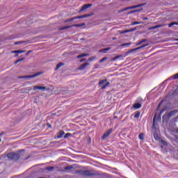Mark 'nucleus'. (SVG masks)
Here are the masks:
<instances>
[{
    "label": "nucleus",
    "instance_id": "7",
    "mask_svg": "<svg viewBox=\"0 0 178 178\" xmlns=\"http://www.w3.org/2000/svg\"><path fill=\"white\" fill-rule=\"evenodd\" d=\"M112 133V129H108L102 137V140H106L109 137L110 134Z\"/></svg>",
    "mask_w": 178,
    "mask_h": 178
},
{
    "label": "nucleus",
    "instance_id": "2",
    "mask_svg": "<svg viewBox=\"0 0 178 178\" xmlns=\"http://www.w3.org/2000/svg\"><path fill=\"white\" fill-rule=\"evenodd\" d=\"M7 157L8 159H11L12 161H17V159L20 158V154L15 152L8 153L7 154Z\"/></svg>",
    "mask_w": 178,
    "mask_h": 178
},
{
    "label": "nucleus",
    "instance_id": "42",
    "mask_svg": "<svg viewBox=\"0 0 178 178\" xmlns=\"http://www.w3.org/2000/svg\"><path fill=\"white\" fill-rule=\"evenodd\" d=\"M31 53V51L29 50V51H27L26 55H29Z\"/></svg>",
    "mask_w": 178,
    "mask_h": 178
},
{
    "label": "nucleus",
    "instance_id": "49",
    "mask_svg": "<svg viewBox=\"0 0 178 178\" xmlns=\"http://www.w3.org/2000/svg\"><path fill=\"white\" fill-rule=\"evenodd\" d=\"M175 41H178V38L175 40Z\"/></svg>",
    "mask_w": 178,
    "mask_h": 178
},
{
    "label": "nucleus",
    "instance_id": "24",
    "mask_svg": "<svg viewBox=\"0 0 178 178\" xmlns=\"http://www.w3.org/2000/svg\"><path fill=\"white\" fill-rule=\"evenodd\" d=\"M143 42H147V39H143L141 41H140L138 44H136L137 47H138V45H141Z\"/></svg>",
    "mask_w": 178,
    "mask_h": 178
},
{
    "label": "nucleus",
    "instance_id": "11",
    "mask_svg": "<svg viewBox=\"0 0 178 178\" xmlns=\"http://www.w3.org/2000/svg\"><path fill=\"white\" fill-rule=\"evenodd\" d=\"M165 26H168L167 24H159V25H156V26H152L149 29V30H155V29H159L161 27H165Z\"/></svg>",
    "mask_w": 178,
    "mask_h": 178
},
{
    "label": "nucleus",
    "instance_id": "33",
    "mask_svg": "<svg viewBox=\"0 0 178 178\" xmlns=\"http://www.w3.org/2000/svg\"><path fill=\"white\" fill-rule=\"evenodd\" d=\"M137 24H141V22H134L132 23V26H136Z\"/></svg>",
    "mask_w": 178,
    "mask_h": 178
},
{
    "label": "nucleus",
    "instance_id": "34",
    "mask_svg": "<svg viewBox=\"0 0 178 178\" xmlns=\"http://www.w3.org/2000/svg\"><path fill=\"white\" fill-rule=\"evenodd\" d=\"M108 59L107 57H104L102 60H99L100 63H102V62H104V60H106Z\"/></svg>",
    "mask_w": 178,
    "mask_h": 178
},
{
    "label": "nucleus",
    "instance_id": "5",
    "mask_svg": "<svg viewBox=\"0 0 178 178\" xmlns=\"http://www.w3.org/2000/svg\"><path fill=\"white\" fill-rule=\"evenodd\" d=\"M145 47H148V44H143L139 47H137L136 49H131L128 51V54H131V52H136V51H138V49H141L142 48H145Z\"/></svg>",
    "mask_w": 178,
    "mask_h": 178
},
{
    "label": "nucleus",
    "instance_id": "46",
    "mask_svg": "<svg viewBox=\"0 0 178 178\" xmlns=\"http://www.w3.org/2000/svg\"><path fill=\"white\" fill-rule=\"evenodd\" d=\"M47 126H49V127H51V124H47Z\"/></svg>",
    "mask_w": 178,
    "mask_h": 178
},
{
    "label": "nucleus",
    "instance_id": "3",
    "mask_svg": "<svg viewBox=\"0 0 178 178\" xmlns=\"http://www.w3.org/2000/svg\"><path fill=\"white\" fill-rule=\"evenodd\" d=\"M109 84H111L109 82H108L107 79H103L99 81V86H102L101 89L105 90L106 87H108Z\"/></svg>",
    "mask_w": 178,
    "mask_h": 178
},
{
    "label": "nucleus",
    "instance_id": "16",
    "mask_svg": "<svg viewBox=\"0 0 178 178\" xmlns=\"http://www.w3.org/2000/svg\"><path fill=\"white\" fill-rule=\"evenodd\" d=\"M26 50H15L13 51V54H24Z\"/></svg>",
    "mask_w": 178,
    "mask_h": 178
},
{
    "label": "nucleus",
    "instance_id": "22",
    "mask_svg": "<svg viewBox=\"0 0 178 178\" xmlns=\"http://www.w3.org/2000/svg\"><path fill=\"white\" fill-rule=\"evenodd\" d=\"M173 26H178V22H172L170 24H168L169 28L173 27Z\"/></svg>",
    "mask_w": 178,
    "mask_h": 178
},
{
    "label": "nucleus",
    "instance_id": "20",
    "mask_svg": "<svg viewBox=\"0 0 178 178\" xmlns=\"http://www.w3.org/2000/svg\"><path fill=\"white\" fill-rule=\"evenodd\" d=\"M122 56H122V54L118 55V56H117L111 59V60H113V61L118 60V59H120V58H122Z\"/></svg>",
    "mask_w": 178,
    "mask_h": 178
},
{
    "label": "nucleus",
    "instance_id": "17",
    "mask_svg": "<svg viewBox=\"0 0 178 178\" xmlns=\"http://www.w3.org/2000/svg\"><path fill=\"white\" fill-rule=\"evenodd\" d=\"M54 169H55V167H54V166L46 167L44 168V170H47L48 172H52V170H54Z\"/></svg>",
    "mask_w": 178,
    "mask_h": 178
},
{
    "label": "nucleus",
    "instance_id": "28",
    "mask_svg": "<svg viewBox=\"0 0 178 178\" xmlns=\"http://www.w3.org/2000/svg\"><path fill=\"white\" fill-rule=\"evenodd\" d=\"M22 60H24V58L17 60L15 61V64L17 65V63H19V62H22Z\"/></svg>",
    "mask_w": 178,
    "mask_h": 178
},
{
    "label": "nucleus",
    "instance_id": "4",
    "mask_svg": "<svg viewBox=\"0 0 178 178\" xmlns=\"http://www.w3.org/2000/svg\"><path fill=\"white\" fill-rule=\"evenodd\" d=\"M83 26H86V24H73L71 26H67L64 27H61L59 29V30H67L69 29H71V27H83Z\"/></svg>",
    "mask_w": 178,
    "mask_h": 178
},
{
    "label": "nucleus",
    "instance_id": "40",
    "mask_svg": "<svg viewBox=\"0 0 178 178\" xmlns=\"http://www.w3.org/2000/svg\"><path fill=\"white\" fill-rule=\"evenodd\" d=\"M155 140H158V135L154 134Z\"/></svg>",
    "mask_w": 178,
    "mask_h": 178
},
{
    "label": "nucleus",
    "instance_id": "14",
    "mask_svg": "<svg viewBox=\"0 0 178 178\" xmlns=\"http://www.w3.org/2000/svg\"><path fill=\"white\" fill-rule=\"evenodd\" d=\"M33 90H41L42 91H44L47 90V88L45 86H33Z\"/></svg>",
    "mask_w": 178,
    "mask_h": 178
},
{
    "label": "nucleus",
    "instance_id": "15",
    "mask_svg": "<svg viewBox=\"0 0 178 178\" xmlns=\"http://www.w3.org/2000/svg\"><path fill=\"white\" fill-rule=\"evenodd\" d=\"M63 136H65V131H60L58 133V135L57 136L58 138H62V137H63Z\"/></svg>",
    "mask_w": 178,
    "mask_h": 178
},
{
    "label": "nucleus",
    "instance_id": "1",
    "mask_svg": "<svg viewBox=\"0 0 178 178\" xmlns=\"http://www.w3.org/2000/svg\"><path fill=\"white\" fill-rule=\"evenodd\" d=\"M178 111L177 110H173L171 111L168 113H165L163 115V120H169V119H170V118L172 116H175V115H176V113H177Z\"/></svg>",
    "mask_w": 178,
    "mask_h": 178
},
{
    "label": "nucleus",
    "instance_id": "44",
    "mask_svg": "<svg viewBox=\"0 0 178 178\" xmlns=\"http://www.w3.org/2000/svg\"><path fill=\"white\" fill-rule=\"evenodd\" d=\"M143 20H148V18L147 17H144V18H143Z\"/></svg>",
    "mask_w": 178,
    "mask_h": 178
},
{
    "label": "nucleus",
    "instance_id": "31",
    "mask_svg": "<svg viewBox=\"0 0 178 178\" xmlns=\"http://www.w3.org/2000/svg\"><path fill=\"white\" fill-rule=\"evenodd\" d=\"M77 18H76V17H72L71 19H68L66 22H73V20H76Z\"/></svg>",
    "mask_w": 178,
    "mask_h": 178
},
{
    "label": "nucleus",
    "instance_id": "37",
    "mask_svg": "<svg viewBox=\"0 0 178 178\" xmlns=\"http://www.w3.org/2000/svg\"><path fill=\"white\" fill-rule=\"evenodd\" d=\"M94 59H95V57H91V58H88V60H89V62H92V60H94Z\"/></svg>",
    "mask_w": 178,
    "mask_h": 178
},
{
    "label": "nucleus",
    "instance_id": "47",
    "mask_svg": "<svg viewBox=\"0 0 178 178\" xmlns=\"http://www.w3.org/2000/svg\"><path fill=\"white\" fill-rule=\"evenodd\" d=\"M176 132L178 133V128L176 129Z\"/></svg>",
    "mask_w": 178,
    "mask_h": 178
},
{
    "label": "nucleus",
    "instance_id": "18",
    "mask_svg": "<svg viewBox=\"0 0 178 178\" xmlns=\"http://www.w3.org/2000/svg\"><path fill=\"white\" fill-rule=\"evenodd\" d=\"M62 66H65V63H60L56 65V67L55 69V70H58V69H60V67H62Z\"/></svg>",
    "mask_w": 178,
    "mask_h": 178
},
{
    "label": "nucleus",
    "instance_id": "48",
    "mask_svg": "<svg viewBox=\"0 0 178 178\" xmlns=\"http://www.w3.org/2000/svg\"><path fill=\"white\" fill-rule=\"evenodd\" d=\"M17 44H19V42H15V44L17 45Z\"/></svg>",
    "mask_w": 178,
    "mask_h": 178
},
{
    "label": "nucleus",
    "instance_id": "23",
    "mask_svg": "<svg viewBox=\"0 0 178 178\" xmlns=\"http://www.w3.org/2000/svg\"><path fill=\"white\" fill-rule=\"evenodd\" d=\"M89 15H80L78 17H76V19H84V17H88Z\"/></svg>",
    "mask_w": 178,
    "mask_h": 178
},
{
    "label": "nucleus",
    "instance_id": "30",
    "mask_svg": "<svg viewBox=\"0 0 178 178\" xmlns=\"http://www.w3.org/2000/svg\"><path fill=\"white\" fill-rule=\"evenodd\" d=\"M138 137L140 140H144V134H140Z\"/></svg>",
    "mask_w": 178,
    "mask_h": 178
},
{
    "label": "nucleus",
    "instance_id": "9",
    "mask_svg": "<svg viewBox=\"0 0 178 178\" xmlns=\"http://www.w3.org/2000/svg\"><path fill=\"white\" fill-rule=\"evenodd\" d=\"M144 3H140L136 6H130L126 8V10H129L130 9H136V8H141V6H144Z\"/></svg>",
    "mask_w": 178,
    "mask_h": 178
},
{
    "label": "nucleus",
    "instance_id": "6",
    "mask_svg": "<svg viewBox=\"0 0 178 178\" xmlns=\"http://www.w3.org/2000/svg\"><path fill=\"white\" fill-rule=\"evenodd\" d=\"M40 74H42V72H37L35 74L23 76L22 78L23 79H33L34 77H38V76H40Z\"/></svg>",
    "mask_w": 178,
    "mask_h": 178
},
{
    "label": "nucleus",
    "instance_id": "26",
    "mask_svg": "<svg viewBox=\"0 0 178 178\" xmlns=\"http://www.w3.org/2000/svg\"><path fill=\"white\" fill-rule=\"evenodd\" d=\"M69 137H72V134H70V133H67V134H65V135L64 136V138H69Z\"/></svg>",
    "mask_w": 178,
    "mask_h": 178
},
{
    "label": "nucleus",
    "instance_id": "8",
    "mask_svg": "<svg viewBox=\"0 0 178 178\" xmlns=\"http://www.w3.org/2000/svg\"><path fill=\"white\" fill-rule=\"evenodd\" d=\"M83 176H88V177H91L92 176H95V173L90 172L88 170H83Z\"/></svg>",
    "mask_w": 178,
    "mask_h": 178
},
{
    "label": "nucleus",
    "instance_id": "32",
    "mask_svg": "<svg viewBox=\"0 0 178 178\" xmlns=\"http://www.w3.org/2000/svg\"><path fill=\"white\" fill-rule=\"evenodd\" d=\"M83 172H84V170H76L75 171V173H78L79 175H83Z\"/></svg>",
    "mask_w": 178,
    "mask_h": 178
},
{
    "label": "nucleus",
    "instance_id": "27",
    "mask_svg": "<svg viewBox=\"0 0 178 178\" xmlns=\"http://www.w3.org/2000/svg\"><path fill=\"white\" fill-rule=\"evenodd\" d=\"M73 169V167L71 165H68L65 168V170H72Z\"/></svg>",
    "mask_w": 178,
    "mask_h": 178
},
{
    "label": "nucleus",
    "instance_id": "35",
    "mask_svg": "<svg viewBox=\"0 0 178 178\" xmlns=\"http://www.w3.org/2000/svg\"><path fill=\"white\" fill-rule=\"evenodd\" d=\"M127 45H131V43L129 42V43L122 44V47H127Z\"/></svg>",
    "mask_w": 178,
    "mask_h": 178
},
{
    "label": "nucleus",
    "instance_id": "50",
    "mask_svg": "<svg viewBox=\"0 0 178 178\" xmlns=\"http://www.w3.org/2000/svg\"><path fill=\"white\" fill-rule=\"evenodd\" d=\"M1 141H2V139L0 138V143H1Z\"/></svg>",
    "mask_w": 178,
    "mask_h": 178
},
{
    "label": "nucleus",
    "instance_id": "29",
    "mask_svg": "<svg viewBox=\"0 0 178 178\" xmlns=\"http://www.w3.org/2000/svg\"><path fill=\"white\" fill-rule=\"evenodd\" d=\"M140 112H138V113H136L135 114L134 118H135L136 119H138V118H140Z\"/></svg>",
    "mask_w": 178,
    "mask_h": 178
},
{
    "label": "nucleus",
    "instance_id": "51",
    "mask_svg": "<svg viewBox=\"0 0 178 178\" xmlns=\"http://www.w3.org/2000/svg\"><path fill=\"white\" fill-rule=\"evenodd\" d=\"M70 171H67V173H69Z\"/></svg>",
    "mask_w": 178,
    "mask_h": 178
},
{
    "label": "nucleus",
    "instance_id": "38",
    "mask_svg": "<svg viewBox=\"0 0 178 178\" xmlns=\"http://www.w3.org/2000/svg\"><path fill=\"white\" fill-rule=\"evenodd\" d=\"M174 79L176 80L178 79V73L177 74L173 75Z\"/></svg>",
    "mask_w": 178,
    "mask_h": 178
},
{
    "label": "nucleus",
    "instance_id": "10",
    "mask_svg": "<svg viewBox=\"0 0 178 178\" xmlns=\"http://www.w3.org/2000/svg\"><path fill=\"white\" fill-rule=\"evenodd\" d=\"M90 65V63H85L82 65H81L79 68L78 70H84V69H86V67H87V66H88Z\"/></svg>",
    "mask_w": 178,
    "mask_h": 178
},
{
    "label": "nucleus",
    "instance_id": "52",
    "mask_svg": "<svg viewBox=\"0 0 178 178\" xmlns=\"http://www.w3.org/2000/svg\"><path fill=\"white\" fill-rule=\"evenodd\" d=\"M177 45H178V43H177Z\"/></svg>",
    "mask_w": 178,
    "mask_h": 178
},
{
    "label": "nucleus",
    "instance_id": "39",
    "mask_svg": "<svg viewBox=\"0 0 178 178\" xmlns=\"http://www.w3.org/2000/svg\"><path fill=\"white\" fill-rule=\"evenodd\" d=\"M86 60H87L86 58H83V59L80 60V62H81V63H83V62H86Z\"/></svg>",
    "mask_w": 178,
    "mask_h": 178
},
{
    "label": "nucleus",
    "instance_id": "12",
    "mask_svg": "<svg viewBox=\"0 0 178 178\" xmlns=\"http://www.w3.org/2000/svg\"><path fill=\"white\" fill-rule=\"evenodd\" d=\"M90 6H92V4H84L81 9V12H84V10H86V9L90 8Z\"/></svg>",
    "mask_w": 178,
    "mask_h": 178
},
{
    "label": "nucleus",
    "instance_id": "45",
    "mask_svg": "<svg viewBox=\"0 0 178 178\" xmlns=\"http://www.w3.org/2000/svg\"><path fill=\"white\" fill-rule=\"evenodd\" d=\"M177 120H178V118H176L175 119V122H177Z\"/></svg>",
    "mask_w": 178,
    "mask_h": 178
},
{
    "label": "nucleus",
    "instance_id": "21",
    "mask_svg": "<svg viewBox=\"0 0 178 178\" xmlns=\"http://www.w3.org/2000/svg\"><path fill=\"white\" fill-rule=\"evenodd\" d=\"M136 102H138V104H141V105H143V103L144 102V99L141 97H139L136 100Z\"/></svg>",
    "mask_w": 178,
    "mask_h": 178
},
{
    "label": "nucleus",
    "instance_id": "41",
    "mask_svg": "<svg viewBox=\"0 0 178 178\" xmlns=\"http://www.w3.org/2000/svg\"><path fill=\"white\" fill-rule=\"evenodd\" d=\"M163 112H165V110H161V111H160V115H162V113H163Z\"/></svg>",
    "mask_w": 178,
    "mask_h": 178
},
{
    "label": "nucleus",
    "instance_id": "19",
    "mask_svg": "<svg viewBox=\"0 0 178 178\" xmlns=\"http://www.w3.org/2000/svg\"><path fill=\"white\" fill-rule=\"evenodd\" d=\"M84 56H88V54H82L78 55L76 58L78 59H80V58H84Z\"/></svg>",
    "mask_w": 178,
    "mask_h": 178
},
{
    "label": "nucleus",
    "instance_id": "13",
    "mask_svg": "<svg viewBox=\"0 0 178 178\" xmlns=\"http://www.w3.org/2000/svg\"><path fill=\"white\" fill-rule=\"evenodd\" d=\"M142 106H143V104H141L140 103H138L137 102L133 104V108L134 109H140V108H141Z\"/></svg>",
    "mask_w": 178,
    "mask_h": 178
},
{
    "label": "nucleus",
    "instance_id": "43",
    "mask_svg": "<svg viewBox=\"0 0 178 178\" xmlns=\"http://www.w3.org/2000/svg\"><path fill=\"white\" fill-rule=\"evenodd\" d=\"M156 118V115L154 116V119H153V123L155 122V118Z\"/></svg>",
    "mask_w": 178,
    "mask_h": 178
},
{
    "label": "nucleus",
    "instance_id": "25",
    "mask_svg": "<svg viewBox=\"0 0 178 178\" xmlns=\"http://www.w3.org/2000/svg\"><path fill=\"white\" fill-rule=\"evenodd\" d=\"M110 49H111V48L108 47V48L101 50L100 52H103V54H106V51H109Z\"/></svg>",
    "mask_w": 178,
    "mask_h": 178
},
{
    "label": "nucleus",
    "instance_id": "36",
    "mask_svg": "<svg viewBox=\"0 0 178 178\" xmlns=\"http://www.w3.org/2000/svg\"><path fill=\"white\" fill-rule=\"evenodd\" d=\"M170 80H175V76H170V78L167 79V81H169Z\"/></svg>",
    "mask_w": 178,
    "mask_h": 178
}]
</instances>
